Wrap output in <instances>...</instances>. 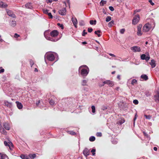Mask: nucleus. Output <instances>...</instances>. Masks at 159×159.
Instances as JSON below:
<instances>
[{"label": "nucleus", "instance_id": "6ab92c4d", "mask_svg": "<svg viewBox=\"0 0 159 159\" xmlns=\"http://www.w3.org/2000/svg\"><path fill=\"white\" fill-rule=\"evenodd\" d=\"M16 103L17 104V107L18 109H20L22 108L23 105L21 103L19 102L16 101Z\"/></svg>", "mask_w": 159, "mask_h": 159}, {"label": "nucleus", "instance_id": "a878e982", "mask_svg": "<svg viewBox=\"0 0 159 159\" xmlns=\"http://www.w3.org/2000/svg\"><path fill=\"white\" fill-rule=\"evenodd\" d=\"M125 122V120L124 118L120 119L118 120V123L120 124H121Z\"/></svg>", "mask_w": 159, "mask_h": 159}, {"label": "nucleus", "instance_id": "f3484780", "mask_svg": "<svg viewBox=\"0 0 159 159\" xmlns=\"http://www.w3.org/2000/svg\"><path fill=\"white\" fill-rule=\"evenodd\" d=\"M155 62H156L154 60L152 59L151 60V62H149V64L151 66L152 68H153L156 66V64Z\"/></svg>", "mask_w": 159, "mask_h": 159}, {"label": "nucleus", "instance_id": "f704fd0d", "mask_svg": "<svg viewBox=\"0 0 159 159\" xmlns=\"http://www.w3.org/2000/svg\"><path fill=\"white\" fill-rule=\"evenodd\" d=\"M29 157L31 158H34L36 157V155L35 154H30L29 155Z\"/></svg>", "mask_w": 159, "mask_h": 159}, {"label": "nucleus", "instance_id": "052dcab7", "mask_svg": "<svg viewBox=\"0 0 159 159\" xmlns=\"http://www.w3.org/2000/svg\"><path fill=\"white\" fill-rule=\"evenodd\" d=\"M105 84L104 83V81H103V82L102 84H99V86L100 87H102V86H104Z\"/></svg>", "mask_w": 159, "mask_h": 159}, {"label": "nucleus", "instance_id": "5701e85b", "mask_svg": "<svg viewBox=\"0 0 159 159\" xmlns=\"http://www.w3.org/2000/svg\"><path fill=\"white\" fill-rule=\"evenodd\" d=\"M7 4L3 3L2 2H0V6L2 7H7Z\"/></svg>", "mask_w": 159, "mask_h": 159}, {"label": "nucleus", "instance_id": "49530a36", "mask_svg": "<svg viewBox=\"0 0 159 159\" xmlns=\"http://www.w3.org/2000/svg\"><path fill=\"white\" fill-rule=\"evenodd\" d=\"M96 135L98 137H101L102 136V134L101 132H98L96 134Z\"/></svg>", "mask_w": 159, "mask_h": 159}, {"label": "nucleus", "instance_id": "4d7b16f0", "mask_svg": "<svg viewBox=\"0 0 159 159\" xmlns=\"http://www.w3.org/2000/svg\"><path fill=\"white\" fill-rule=\"evenodd\" d=\"M20 37V35L16 33H15L14 35V37L16 38H17Z\"/></svg>", "mask_w": 159, "mask_h": 159}, {"label": "nucleus", "instance_id": "3c124183", "mask_svg": "<svg viewBox=\"0 0 159 159\" xmlns=\"http://www.w3.org/2000/svg\"><path fill=\"white\" fill-rule=\"evenodd\" d=\"M87 34V33L86 32H85V30H84L82 34V36H85V34Z\"/></svg>", "mask_w": 159, "mask_h": 159}, {"label": "nucleus", "instance_id": "79ce46f5", "mask_svg": "<svg viewBox=\"0 0 159 159\" xmlns=\"http://www.w3.org/2000/svg\"><path fill=\"white\" fill-rule=\"evenodd\" d=\"M125 31V29H122L120 30V33L121 34H123Z\"/></svg>", "mask_w": 159, "mask_h": 159}, {"label": "nucleus", "instance_id": "338daca9", "mask_svg": "<svg viewBox=\"0 0 159 159\" xmlns=\"http://www.w3.org/2000/svg\"><path fill=\"white\" fill-rule=\"evenodd\" d=\"M136 116H137V114H136L135 115V117H134V123H135L134 121H135V120H136Z\"/></svg>", "mask_w": 159, "mask_h": 159}, {"label": "nucleus", "instance_id": "b1692460", "mask_svg": "<svg viewBox=\"0 0 159 159\" xmlns=\"http://www.w3.org/2000/svg\"><path fill=\"white\" fill-rule=\"evenodd\" d=\"M10 25L13 27H14L16 25V22L14 20H12L10 23Z\"/></svg>", "mask_w": 159, "mask_h": 159}, {"label": "nucleus", "instance_id": "f03ea898", "mask_svg": "<svg viewBox=\"0 0 159 159\" xmlns=\"http://www.w3.org/2000/svg\"><path fill=\"white\" fill-rule=\"evenodd\" d=\"M151 27V25L149 23H147L143 26V31L144 32H148L150 30Z\"/></svg>", "mask_w": 159, "mask_h": 159}, {"label": "nucleus", "instance_id": "de8ad7c7", "mask_svg": "<svg viewBox=\"0 0 159 159\" xmlns=\"http://www.w3.org/2000/svg\"><path fill=\"white\" fill-rule=\"evenodd\" d=\"M34 61L32 60H30V64L31 66V67H32L33 65L34 64Z\"/></svg>", "mask_w": 159, "mask_h": 159}, {"label": "nucleus", "instance_id": "0e129e2a", "mask_svg": "<svg viewBox=\"0 0 159 159\" xmlns=\"http://www.w3.org/2000/svg\"><path fill=\"white\" fill-rule=\"evenodd\" d=\"M4 69H2L0 70V73L3 72H4Z\"/></svg>", "mask_w": 159, "mask_h": 159}, {"label": "nucleus", "instance_id": "8fccbe9b", "mask_svg": "<svg viewBox=\"0 0 159 159\" xmlns=\"http://www.w3.org/2000/svg\"><path fill=\"white\" fill-rule=\"evenodd\" d=\"M48 16H49L50 18H52L53 16L52 15V14L50 12H49L48 13Z\"/></svg>", "mask_w": 159, "mask_h": 159}, {"label": "nucleus", "instance_id": "ea45409f", "mask_svg": "<svg viewBox=\"0 0 159 159\" xmlns=\"http://www.w3.org/2000/svg\"><path fill=\"white\" fill-rule=\"evenodd\" d=\"M146 56L144 54L142 55L141 56V58L142 60H145Z\"/></svg>", "mask_w": 159, "mask_h": 159}, {"label": "nucleus", "instance_id": "1a4fd4ad", "mask_svg": "<svg viewBox=\"0 0 159 159\" xmlns=\"http://www.w3.org/2000/svg\"><path fill=\"white\" fill-rule=\"evenodd\" d=\"M66 10L65 8H64L59 11V13L62 16H64L66 14Z\"/></svg>", "mask_w": 159, "mask_h": 159}, {"label": "nucleus", "instance_id": "a19ab883", "mask_svg": "<svg viewBox=\"0 0 159 159\" xmlns=\"http://www.w3.org/2000/svg\"><path fill=\"white\" fill-rule=\"evenodd\" d=\"M87 83V81L86 80H83L82 81V84L83 85H86V83Z\"/></svg>", "mask_w": 159, "mask_h": 159}, {"label": "nucleus", "instance_id": "ddd939ff", "mask_svg": "<svg viewBox=\"0 0 159 159\" xmlns=\"http://www.w3.org/2000/svg\"><path fill=\"white\" fill-rule=\"evenodd\" d=\"M142 27V25H139L138 26V31L137 33V34L138 36H141L142 34V33L141 31V28Z\"/></svg>", "mask_w": 159, "mask_h": 159}, {"label": "nucleus", "instance_id": "7c9ffc66", "mask_svg": "<svg viewBox=\"0 0 159 159\" xmlns=\"http://www.w3.org/2000/svg\"><path fill=\"white\" fill-rule=\"evenodd\" d=\"M106 3V1H104L103 0H102L100 2V5L101 6H103L104 4H105Z\"/></svg>", "mask_w": 159, "mask_h": 159}, {"label": "nucleus", "instance_id": "9d476101", "mask_svg": "<svg viewBox=\"0 0 159 159\" xmlns=\"http://www.w3.org/2000/svg\"><path fill=\"white\" fill-rule=\"evenodd\" d=\"M4 144L6 146H8L10 149H12L11 147H13V144L11 142H8L7 143L6 141H5L4 142Z\"/></svg>", "mask_w": 159, "mask_h": 159}, {"label": "nucleus", "instance_id": "f8f14e48", "mask_svg": "<svg viewBox=\"0 0 159 159\" xmlns=\"http://www.w3.org/2000/svg\"><path fill=\"white\" fill-rule=\"evenodd\" d=\"M0 132L2 134L4 135H6L7 134V132L5 130L1 124H0Z\"/></svg>", "mask_w": 159, "mask_h": 159}, {"label": "nucleus", "instance_id": "bb28decb", "mask_svg": "<svg viewBox=\"0 0 159 159\" xmlns=\"http://www.w3.org/2000/svg\"><path fill=\"white\" fill-rule=\"evenodd\" d=\"M96 20H90V24L92 25H95L96 24Z\"/></svg>", "mask_w": 159, "mask_h": 159}, {"label": "nucleus", "instance_id": "864d4df0", "mask_svg": "<svg viewBox=\"0 0 159 159\" xmlns=\"http://www.w3.org/2000/svg\"><path fill=\"white\" fill-rule=\"evenodd\" d=\"M93 29L92 28H88V31L89 33H91L93 31Z\"/></svg>", "mask_w": 159, "mask_h": 159}, {"label": "nucleus", "instance_id": "774afa93", "mask_svg": "<svg viewBox=\"0 0 159 159\" xmlns=\"http://www.w3.org/2000/svg\"><path fill=\"white\" fill-rule=\"evenodd\" d=\"M107 109V107H103L102 108V109L103 110H104L106 109Z\"/></svg>", "mask_w": 159, "mask_h": 159}, {"label": "nucleus", "instance_id": "72a5a7b5", "mask_svg": "<svg viewBox=\"0 0 159 159\" xmlns=\"http://www.w3.org/2000/svg\"><path fill=\"white\" fill-rule=\"evenodd\" d=\"M49 103L51 105H54L55 103L54 101L52 99L49 101Z\"/></svg>", "mask_w": 159, "mask_h": 159}, {"label": "nucleus", "instance_id": "c03bdc74", "mask_svg": "<svg viewBox=\"0 0 159 159\" xmlns=\"http://www.w3.org/2000/svg\"><path fill=\"white\" fill-rule=\"evenodd\" d=\"M133 102L135 104L137 105L138 104L139 102L137 100L135 99V100H134V101H133Z\"/></svg>", "mask_w": 159, "mask_h": 159}, {"label": "nucleus", "instance_id": "0eeeda50", "mask_svg": "<svg viewBox=\"0 0 159 159\" xmlns=\"http://www.w3.org/2000/svg\"><path fill=\"white\" fill-rule=\"evenodd\" d=\"M58 34V31L57 30H53L50 33L51 36L52 37H55L57 36Z\"/></svg>", "mask_w": 159, "mask_h": 159}, {"label": "nucleus", "instance_id": "09e8293b", "mask_svg": "<svg viewBox=\"0 0 159 159\" xmlns=\"http://www.w3.org/2000/svg\"><path fill=\"white\" fill-rule=\"evenodd\" d=\"M149 59H150V57L149 55H148L146 57V58H145V60L147 61L149 60Z\"/></svg>", "mask_w": 159, "mask_h": 159}, {"label": "nucleus", "instance_id": "20e7f679", "mask_svg": "<svg viewBox=\"0 0 159 159\" xmlns=\"http://www.w3.org/2000/svg\"><path fill=\"white\" fill-rule=\"evenodd\" d=\"M46 57L47 59L49 61H52L55 59L54 55L52 53L48 54H47Z\"/></svg>", "mask_w": 159, "mask_h": 159}, {"label": "nucleus", "instance_id": "69168bd1", "mask_svg": "<svg viewBox=\"0 0 159 159\" xmlns=\"http://www.w3.org/2000/svg\"><path fill=\"white\" fill-rule=\"evenodd\" d=\"M109 54L111 56L113 57H116V56L114 55L113 54H112V53H109Z\"/></svg>", "mask_w": 159, "mask_h": 159}, {"label": "nucleus", "instance_id": "39448f33", "mask_svg": "<svg viewBox=\"0 0 159 159\" xmlns=\"http://www.w3.org/2000/svg\"><path fill=\"white\" fill-rule=\"evenodd\" d=\"M131 50L134 52H140L141 51V49L140 47L134 46L131 48Z\"/></svg>", "mask_w": 159, "mask_h": 159}, {"label": "nucleus", "instance_id": "4468645a", "mask_svg": "<svg viewBox=\"0 0 159 159\" xmlns=\"http://www.w3.org/2000/svg\"><path fill=\"white\" fill-rule=\"evenodd\" d=\"M72 21L75 27L76 28L77 24V20L76 18L75 17H72Z\"/></svg>", "mask_w": 159, "mask_h": 159}, {"label": "nucleus", "instance_id": "13d9d810", "mask_svg": "<svg viewBox=\"0 0 159 159\" xmlns=\"http://www.w3.org/2000/svg\"><path fill=\"white\" fill-rule=\"evenodd\" d=\"M57 39H53L52 38L50 40V41H53V42H56V41H57Z\"/></svg>", "mask_w": 159, "mask_h": 159}, {"label": "nucleus", "instance_id": "6e6d98bb", "mask_svg": "<svg viewBox=\"0 0 159 159\" xmlns=\"http://www.w3.org/2000/svg\"><path fill=\"white\" fill-rule=\"evenodd\" d=\"M148 2L152 5L153 6L154 5V3L152 2V0H149Z\"/></svg>", "mask_w": 159, "mask_h": 159}, {"label": "nucleus", "instance_id": "9b49d317", "mask_svg": "<svg viewBox=\"0 0 159 159\" xmlns=\"http://www.w3.org/2000/svg\"><path fill=\"white\" fill-rule=\"evenodd\" d=\"M104 83L108 85L111 87L113 85V82L110 80H106L104 81Z\"/></svg>", "mask_w": 159, "mask_h": 159}, {"label": "nucleus", "instance_id": "a211bd4d", "mask_svg": "<svg viewBox=\"0 0 159 159\" xmlns=\"http://www.w3.org/2000/svg\"><path fill=\"white\" fill-rule=\"evenodd\" d=\"M25 7L28 9H32L33 8V6L32 3H31L28 2L25 5Z\"/></svg>", "mask_w": 159, "mask_h": 159}, {"label": "nucleus", "instance_id": "680f3d73", "mask_svg": "<svg viewBox=\"0 0 159 159\" xmlns=\"http://www.w3.org/2000/svg\"><path fill=\"white\" fill-rule=\"evenodd\" d=\"M70 134L72 135H75L76 134V133L75 132L73 131H70Z\"/></svg>", "mask_w": 159, "mask_h": 159}, {"label": "nucleus", "instance_id": "c756f323", "mask_svg": "<svg viewBox=\"0 0 159 159\" xmlns=\"http://www.w3.org/2000/svg\"><path fill=\"white\" fill-rule=\"evenodd\" d=\"M95 139V138L94 136H92L90 137L89 140L91 142L94 141Z\"/></svg>", "mask_w": 159, "mask_h": 159}, {"label": "nucleus", "instance_id": "4c0bfd02", "mask_svg": "<svg viewBox=\"0 0 159 159\" xmlns=\"http://www.w3.org/2000/svg\"><path fill=\"white\" fill-rule=\"evenodd\" d=\"M91 108L92 109V112L94 113L95 112V107L94 106H92L91 107Z\"/></svg>", "mask_w": 159, "mask_h": 159}, {"label": "nucleus", "instance_id": "473e14b6", "mask_svg": "<svg viewBox=\"0 0 159 159\" xmlns=\"http://www.w3.org/2000/svg\"><path fill=\"white\" fill-rule=\"evenodd\" d=\"M144 116L145 117L146 119H150L152 116H150V115H144Z\"/></svg>", "mask_w": 159, "mask_h": 159}, {"label": "nucleus", "instance_id": "412c9836", "mask_svg": "<svg viewBox=\"0 0 159 159\" xmlns=\"http://www.w3.org/2000/svg\"><path fill=\"white\" fill-rule=\"evenodd\" d=\"M4 104L5 106L9 107H11L12 105L11 103L7 101H5L4 102Z\"/></svg>", "mask_w": 159, "mask_h": 159}, {"label": "nucleus", "instance_id": "c9c22d12", "mask_svg": "<svg viewBox=\"0 0 159 159\" xmlns=\"http://www.w3.org/2000/svg\"><path fill=\"white\" fill-rule=\"evenodd\" d=\"M137 83V81L136 80L133 79L132 80L131 82V84L132 85H134V84H136Z\"/></svg>", "mask_w": 159, "mask_h": 159}, {"label": "nucleus", "instance_id": "bf43d9fd", "mask_svg": "<svg viewBox=\"0 0 159 159\" xmlns=\"http://www.w3.org/2000/svg\"><path fill=\"white\" fill-rule=\"evenodd\" d=\"M151 95L150 93L148 92H147L146 93V95L147 96H150Z\"/></svg>", "mask_w": 159, "mask_h": 159}, {"label": "nucleus", "instance_id": "aec40b11", "mask_svg": "<svg viewBox=\"0 0 159 159\" xmlns=\"http://www.w3.org/2000/svg\"><path fill=\"white\" fill-rule=\"evenodd\" d=\"M6 157L8 158V157L6 154H3L2 153H0V159H5Z\"/></svg>", "mask_w": 159, "mask_h": 159}, {"label": "nucleus", "instance_id": "f257e3e1", "mask_svg": "<svg viewBox=\"0 0 159 159\" xmlns=\"http://www.w3.org/2000/svg\"><path fill=\"white\" fill-rule=\"evenodd\" d=\"M86 67V66L84 65L80 66L79 69V72H80V74L82 76H86L89 72V69L87 67V69L83 68V67Z\"/></svg>", "mask_w": 159, "mask_h": 159}, {"label": "nucleus", "instance_id": "58836bf2", "mask_svg": "<svg viewBox=\"0 0 159 159\" xmlns=\"http://www.w3.org/2000/svg\"><path fill=\"white\" fill-rule=\"evenodd\" d=\"M45 33H46V32H45L44 33V36L48 40H50L52 38V37H50L46 36L45 35Z\"/></svg>", "mask_w": 159, "mask_h": 159}, {"label": "nucleus", "instance_id": "5fc2aeb1", "mask_svg": "<svg viewBox=\"0 0 159 159\" xmlns=\"http://www.w3.org/2000/svg\"><path fill=\"white\" fill-rule=\"evenodd\" d=\"M109 9H110V10H111V11H114V8L112 6H110L109 7Z\"/></svg>", "mask_w": 159, "mask_h": 159}, {"label": "nucleus", "instance_id": "393cba45", "mask_svg": "<svg viewBox=\"0 0 159 159\" xmlns=\"http://www.w3.org/2000/svg\"><path fill=\"white\" fill-rule=\"evenodd\" d=\"M101 31L100 30H98L97 31H96L94 32V33L98 35V37H100L101 35L99 33H101Z\"/></svg>", "mask_w": 159, "mask_h": 159}, {"label": "nucleus", "instance_id": "2f4dec72", "mask_svg": "<svg viewBox=\"0 0 159 159\" xmlns=\"http://www.w3.org/2000/svg\"><path fill=\"white\" fill-rule=\"evenodd\" d=\"M114 24V21L112 20L110 21L108 24V26L109 27H111L112 26V25Z\"/></svg>", "mask_w": 159, "mask_h": 159}, {"label": "nucleus", "instance_id": "37998d69", "mask_svg": "<svg viewBox=\"0 0 159 159\" xmlns=\"http://www.w3.org/2000/svg\"><path fill=\"white\" fill-rule=\"evenodd\" d=\"M43 11L44 13L45 14H48V13H49V12H48L49 10L47 9H44L43 10Z\"/></svg>", "mask_w": 159, "mask_h": 159}, {"label": "nucleus", "instance_id": "dca6fc26", "mask_svg": "<svg viewBox=\"0 0 159 159\" xmlns=\"http://www.w3.org/2000/svg\"><path fill=\"white\" fill-rule=\"evenodd\" d=\"M154 98L156 102H159V93L158 91L157 92V94L154 95Z\"/></svg>", "mask_w": 159, "mask_h": 159}, {"label": "nucleus", "instance_id": "423d86ee", "mask_svg": "<svg viewBox=\"0 0 159 159\" xmlns=\"http://www.w3.org/2000/svg\"><path fill=\"white\" fill-rule=\"evenodd\" d=\"M6 11L8 16L14 18H16V15L12 11L7 9H6Z\"/></svg>", "mask_w": 159, "mask_h": 159}, {"label": "nucleus", "instance_id": "cd10ccee", "mask_svg": "<svg viewBox=\"0 0 159 159\" xmlns=\"http://www.w3.org/2000/svg\"><path fill=\"white\" fill-rule=\"evenodd\" d=\"M79 24L80 26H83L85 25V23L84 20H81L79 22Z\"/></svg>", "mask_w": 159, "mask_h": 159}, {"label": "nucleus", "instance_id": "7ed1b4c3", "mask_svg": "<svg viewBox=\"0 0 159 159\" xmlns=\"http://www.w3.org/2000/svg\"><path fill=\"white\" fill-rule=\"evenodd\" d=\"M140 19V17L139 15L135 16L132 20V23L134 25L136 24L139 22Z\"/></svg>", "mask_w": 159, "mask_h": 159}, {"label": "nucleus", "instance_id": "e433bc0d", "mask_svg": "<svg viewBox=\"0 0 159 159\" xmlns=\"http://www.w3.org/2000/svg\"><path fill=\"white\" fill-rule=\"evenodd\" d=\"M111 20V17L110 16H108L106 19V21L107 22H109Z\"/></svg>", "mask_w": 159, "mask_h": 159}, {"label": "nucleus", "instance_id": "2eb2a0df", "mask_svg": "<svg viewBox=\"0 0 159 159\" xmlns=\"http://www.w3.org/2000/svg\"><path fill=\"white\" fill-rule=\"evenodd\" d=\"M3 125L4 128L7 130H9L10 129V127L9 124L7 123H4L3 124Z\"/></svg>", "mask_w": 159, "mask_h": 159}, {"label": "nucleus", "instance_id": "c85d7f7f", "mask_svg": "<svg viewBox=\"0 0 159 159\" xmlns=\"http://www.w3.org/2000/svg\"><path fill=\"white\" fill-rule=\"evenodd\" d=\"M20 157L22 159H29V158L27 156L24 155H21L20 156Z\"/></svg>", "mask_w": 159, "mask_h": 159}, {"label": "nucleus", "instance_id": "603ef678", "mask_svg": "<svg viewBox=\"0 0 159 159\" xmlns=\"http://www.w3.org/2000/svg\"><path fill=\"white\" fill-rule=\"evenodd\" d=\"M57 25L58 26H59L60 27H61L62 29H63V26L62 24H61L60 23H58Z\"/></svg>", "mask_w": 159, "mask_h": 159}, {"label": "nucleus", "instance_id": "a18cd8bd", "mask_svg": "<svg viewBox=\"0 0 159 159\" xmlns=\"http://www.w3.org/2000/svg\"><path fill=\"white\" fill-rule=\"evenodd\" d=\"M96 151V150L94 149H93L91 151V152H92L93 155L94 156L95 154V152Z\"/></svg>", "mask_w": 159, "mask_h": 159}, {"label": "nucleus", "instance_id": "e2e57ef3", "mask_svg": "<svg viewBox=\"0 0 159 159\" xmlns=\"http://www.w3.org/2000/svg\"><path fill=\"white\" fill-rule=\"evenodd\" d=\"M52 1V0H47L46 2L47 3H51Z\"/></svg>", "mask_w": 159, "mask_h": 159}, {"label": "nucleus", "instance_id": "6e6552de", "mask_svg": "<svg viewBox=\"0 0 159 159\" xmlns=\"http://www.w3.org/2000/svg\"><path fill=\"white\" fill-rule=\"evenodd\" d=\"M89 150L87 148H85L83 151V153L84 155L87 157L89 155Z\"/></svg>", "mask_w": 159, "mask_h": 159}, {"label": "nucleus", "instance_id": "4be33fe9", "mask_svg": "<svg viewBox=\"0 0 159 159\" xmlns=\"http://www.w3.org/2000/svg\"><path fill=\"white\" fill-rule=\"evenodd\" d=\"M141 78L145 80H147L148 79V76L145 74L142 75L141 76Z\"/></svg>", "mask_w": 159, "mask_h": 159}]
</instances>
